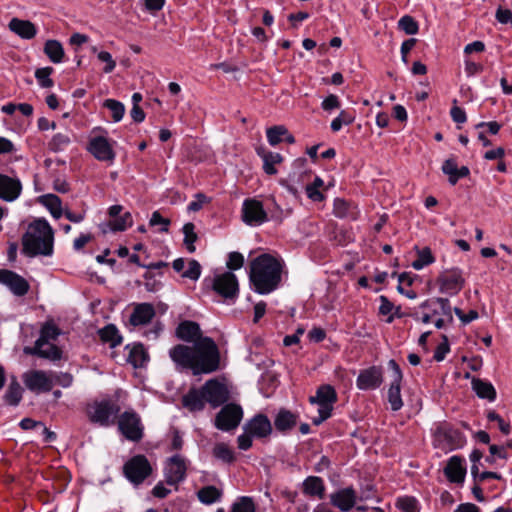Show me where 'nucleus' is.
Masks as SVG:
<instances>
[{
	"instance_id": "f257e3e1",
	"label": "nucleus",
	"mask_w": 512,
	"mask_h": 512,
	"mask_svg": "<svg viewBox=\"0 0 512 512\" xmlns=\"http://www.w3.org/2000/svg\"><path fill=\"white\" fill-rule=\"evenodd\" d=\"M176 366L191 370L194 376L211 374L220 368V351L216 342L208 336L199 338L193 346L177 344L169 351Z\"/></svg>"
},
{
	"instance_id": "f03ea898",
	"label": "nucleus",
	"mask_w": 512,
	"mask_h": 512,
	"mask_svg": "<svg viewBox=\"0 0 512 512\" xmlns=\"http://www.w3.org/2000/svg\"><path fill=\"white\" fill-rule=\"evenodd\" d=\"M282 260L269 253H263L251 260L249 282L253 290L266 295L276 290L281 282Z\"/></svg>"
},
{
	"instance_id": "7ed1b4c3",
	"label": "nucleus",
	"mask_w": 512,
	"mask_h": 512,
	"mask_svg": "<svg viewBox=\"0 0 512 512\" xmlns=\"http://www.w3.org/2000/svg\"><path fill=\"white\" fill-rule=\"evenodd\" d=\"M22 253L30 258L51 256L54 251V230L45 218L31 222L22 235Z\"/></svg>"
},
{
	"instance_id": "20e7f679",
	"label": "nucleus",
	"mask_w": 512,
	"mask_h": 512,
	"mask_svg": "<svg viewBox=\"0 0 512 512\" xmlns=\"http://www.w3.org/2000/svg\"><path fill=\"white\" fill-rule=\"evenodd\" d=\"M119 412L120 406L116 402L110 399H103L101 401H95L89 406L87 416L90 422L107 427L114 424L115 418Z\"/></svg>"
},
{
	"instance_id": "39448f33",
	"label": "nucleus",
	"mask_w": 512,
	"mask_h": 512,
	"mask_svg": "<svg viewBox=\"0 0 512 512\" xmlns=\"http://www.w3.org/2000/svg\"><path fill=\"white\" fill-rule=\"evenodd\" d=\"M152 471L150 462L142 454L131 457L123 465L124 476L136 486L142 484L152 474Z\"/></svg>"
},
{
	"instance_id": "423d86ee",
	"label": "nucleus",
	"mask_w": 512,
	"mask_h": 512,
	"mask_svg": "<svg viewBox=\"0 0 512 512\" xmlns=\"http://www.w3.org/2000/svg\"><path fill=\"white\" fill-rule=\"evenodd\" d=\"M118 430L129 441L139 442L144 436L141 418L134 410H126L118 416Z\"/></svg>"
},
{
	"instance_id": "0eeeda50",
	"label": "nucleus",
	"mask_w": 512,
	"mask_h": 512,
	"mask_svg": "<svg viewBox=\"0 0 512 512\" xmlns=\"http://www.w3.org/2000/svg\"><path fill=\"white\" fill-rule=\"evenodd\" d=\"M212 289L228 301H235L239 294V283L236 275L226 271L211 279Z\"/></svg>"
},
{
	"instance_id": "6e6552de",
	"label": "nucleus",
	"mask_w": 512,
	"mask_h": 512,
	"mask_svg": "<svg viewBox=\"0 0 512 512\" xmlns=\"http://www.w3.org/2000/svg\"><path fill=\"white\" fill-rule=\"evenodd\" d=\"M242 418V407L236 403H228L216 414L215 427L221 431H231L238 427Z\"/></svg>"
},
{
	"instance_id": "1a4fd4ad",
	"label": "nucleus",
	"mask_w": 512,
	"mask_h": 512,
	"mask_svg": "<svg viewBox=\"0 0 512 512\" xmlns=\"http://www.w3.org/2000/svg\"><path fill=\"white\" fill-rule=\"evenodd\" d=\"M202 388L206 401L212 408H218L227 403L230 399V391L227 385L216 378L207 380L202 385Z\"/></svg>"
},
{
	"instance_id": "9d476101",
	"label": "nucleus",
	"mask_w": 512,
	"mask_h": 512,
	"mask_svg": "<svg viewBox=\"0 0 512 512\" xmlns=\"http://www.w3.org/2000/svg\"><path fill=\"white\" fill-rule=\"evenodd\" d=\"M439 290L451 296L457 295L465 285V279L462 276V270L458 267L445 270L437 277Z\"/></svg>"
},
{
	"instance_id": "9b49d317",
	"label": "nucleus",
	"mask_w": 512,
	"mask_h": 512,
	"mask_svg": "<svg viewBox=\"0 0 512 512\" xmlns=\"http://www.w3.org/2000/svg\"><path fill=\"white\" fill-rule=\"evenodd\" d=\"M388 368L391 370V384L388 390V402L392 411H399L403 407L401 397V382L403 374L398 363L391 359L388 361Z\"/></svg>"
},
{
	"instance_id": "f8f14e48",
	"label": "nucleus",
	"mask_w": 512,
	"mask_h": 512,
	"mask_svg": "<svg viewBox=\"0 0 512 512\" xmlns=\"http://www.w3.org/2000/svg\"><path fill=\"white\" fill-rule=\"evenodd\" d=\"M383 380V368L373 365L360 370L356 379V386L362 391L376 390L382 385Z\"/></svg>"
},
{
	"instance_id": "ddd939ff",
	"label": "nucleus",
	"mask_w": 512,
	"mask_h": 512,
	"mask_svg": "<svg viewBox=\"0 0 512 512\" xmlns=\"http://www.w3.org/2000/svg\"><path fill=\"white\" fill-rule=\"evenodd\" d=\"M242 220L250 226L260 225L267 221V213L261 201L246 199L242 207Z\"/></svg>"
},
{
	"instance_id": "4468645a",
	"label": "nucleus",
	"mask_w": 512,
	"mask_h": 512,
	"mask_svg": "<svg viewBox=\"0 0 512 512\" xmlns=\"http://www.w3.org/2000/svg\"><path fill=\"white\" fill-rule=\"evenodd\" d=\"M185 460L178 454L168 458L164 468L165 481L168 485H177L186 477Z\"/></svg>"
},
{
	"instance_id": "2eb2a0df",
	"label": "nucleus",
	"mask_w": 512,
	"mask_h": 512,
	"mask_svg": "<svg viewBox=\"0 0 512 512\" xmlns=\"http://www.w3.org/2000/svg\"><path fill=\"white\" fill-rule=\"evenodd\" d=\"M0 283L6 285L16 296H24L30 289V285L24 277L7 269H0Z\"/></svg>"
},
{
	"instance_id": "dca6fc26",
	"label": "nucleus",
	"mask_w": 512,
	"mask_h": 512,
	"mask_svg": "<svg viewBox=\"0 0 512 512\" xmlns=\"http://www.w3.org/2000/svg\"><path fill=\"white\" fill-rule=\"evenodd\" d=\"M244 431H248L254 438H267L273 432V427L268 416L258 413L248 420L244 427Z\"/></svg>"
},
{
	"instance_id": "f3484780",
	"label": "nucleus",
	"mask_w": 512,
	"mask_h": 512,
	"mask_svg": "<svg viewBox=\"0 0 512 512\" xmlns=\"http://www.w3.org/2000/svg\"><path fill=\"white\" fill-rule=\"evenodd\" d=\"M87 150L99 161L112 162L116 156L112 145L104 136L91 138Z\"/></svg>"
},
{
	"instance_id": "a211bd4d",
	"label": "nucleus",
	"mask_w": 512,
	"mask_h": 512,
	"mask_svg": "<svg viewBox=\"0 0 512 512\" xmlns=\"http://www.w3.org/2000/svg\"><path fill=\"white\" fill-rule=\"evenodd\" d=\"M357 496L353 487L342 488L330 494V503L342 512L350 511L356 504Z\"/></svg>"
},
{
	"instance_id": "6ab92c4d",
	"label": "nucleus",
	"mask_w": 512,
	"mask_h": 512,
	"mask_svg": "<svg viewBox=\"0 0 512 512\" xmlns=\"http://www.w3.org/2000/svg\"><path fill=\"white\" fill-rule=\"evenodd\" d=\"M465 460L462 456L453 455L449 458L447 465L443 469L444 475L451 483H463L466 476Z\"/></svg>"
},
{
	"instance_id": "aec40b11",
	"label": "nucleus",
	"mask_w": 512,
	"mask_h": 512,
	"mask_svg": "<svg viewBox=\"0 0 512 512\" xmlns=\"http://www.w3.org/2000/svg\"><path fill=\"white\" fill-rule=\"evenodd\" d=\"M22 191V184L18 178L0 174V199L12 202L16 200Z\"/></svg>"
},
{
	"instance_id": "412c9836",
	"label": "nucleus",
	"mask_w": 512,
	"mask_h": 512,
	"mask_svg": "<svg viewBox=\"0 0 512 512\" xmlns=\"http://www.w3.org/2000/svg\"><path fill=\"white\" fill-rule=\"evenodd\" d=\"M24 384L30 391L49 392L52 389V381L43 371H31L23 376Z\"/></svg>"
},
{
	"instance_id": "4be33fe9",
	"label": "nucleus",
	"mask_w": 512,
	"mask_h": 512,
	"mask_svg": "<svg viewBox=\"0 0 512 512\" xmlns=\"http://www.w3.org/2000/svg\"><path fill=\"white\" fill-rule=\"evenodd\" d=\"M206 397L203 392L202 386L197 388H190L188 392L182 397V405L190 412L203 411L206 406Z\"/></svg>"
},
{
	"instance_id": "5701e85b",
	"label": "nucleus",
	"mask_w": 512,
	"mask_h": 512,
	"mask_svg": "<svg viewBox=\"0 0 512 512\" xmlns=\"http://www.w3.org/2000/svg\"><path fill=\"white\" fill-rule=\"evenodd\" d=\"M297 422V414L288 409L281 408L274 418V427L277 432L286 435L295 428Z\"/></svg>"
},
{
	"instance_id": "b1692460",
	"label": "nucleus",
	"mask_w": 512,
	"mask_h": 512,
	"mask_svg": "<svg viewBox=\"0 0 512 512\" xmlns=\"http://www.w3.org/2000/svg\"><path fill=\"white\" fill-rule=\"evenodd\" d=\"M441 170L448 176V182L453 186L457 184L459 179L470 175V169L467 166L458 167L454 157L446 159L442 164Z\"/></svg>"
},
{
	"instance_id": "393cba45",
	"label": "nucleus",
	"mask_w": 512,
	"mask_h": 512,
	"mask_svg": "<svg viewBox=\"0 0 512 512\" xmlns=\"http://www.w3.org/2000/svg\"><path fill=\"white\" fill-rule=\"evenodd\" d=\"M11 32L24 40H31L37 34V28L30 20H23L17 17L12 18L8 23Z\"/></svg>"
},
{
	"instance_id": "a878e982",
	"label": "nucleus",
	"mask_w": 512,
	"mask_h": 512,
	"mask_svg": "<svg viewBox=\"0 0 512 512\" xmlns=\"http://www.w3.org/2000/svg\"><path fill=\"white\" fill-rule=\"evenodd\" d=\"M155 316L154 306L150 303L137 304L130 315L129 323L136 327L148 324Z\"/></svg>"
},
{
	"instance_id": "bb28decb",
	"label": "nucleus",
	"mask_w": 512,
	"mask_h": 512,
	"mask_svg": "<svg viewBox=\"0 0 512 512\" xmlns=\"http://www.w3.org/2000/svg\"><path fill=\"white\" fill-rule=\"evenodd\" d=\"M176 336L185 342H193V344L197 339L204 337L200 325L190 320H185L178 324Z\"/></svg>"
},
{
	"instance_id": "cd10ccee",
	"label": "nucleus",
	"mask_w": 512,
	"mask_h": 512,
	"mask_svg": "<svg viewBox=\"0 0 512 512\" xmlns=\"http://www.w3.org/2000/svg\"><path fill=\"white\" fill-rule=\"evenodd\" d=\"M437 435L447 442L450 449L461 448L466 441L465 436L461 431L447 424L437 428Z\"/></svg>"
},
{
	"instance_id": "c85d7f7f",
	"label": "nucleus",
	"mask_w": 512,
	"mask_h": 512,
	"mask_svg": "<svg viewBox=\"0 0 512 512\" xmlns=\"http://www.w3.org/2000/svg\"><path fill=\"white\" fill-rule=\"evenodd\" d=\"M256 153L263 160V170L267 175L277 174L276 164L283 161V156L280 153L271 152L264 147H257Z\"/></svg>"
},
{
	"instance_id": "c756f323",
	"label": "nucleus",
	"mask_w": 512,
	"mask_h": 512,
	"mask_svg": "<svg viewBox=\"0 0 512 512\" xmlns=\"http://www.w3.org/2000/svg\"><path fill=\"white\" fill-rule=\"evenodd\" d=\"M128 350L127 362L134 368H141L149 360V355L142 343H134L133 345H126Z\"/></svg>"
},
{
	"instance_id": "7c9ffc66",
	"label": "nucleus",
	"mask_w": 512,
	"mask_h": 512,
	"mask_svg": "<svg viewBox=\"0 0 512 512\" xmlns=\"http://www.w3.org/2000/svg\"><path fill=\"white\" fill-rule=\"evenodd\" d=\"M337 401V393L335 388L329 384H323L317 388L316 394L309 398L311 404L323 406L326 404H334Z\"/></svg>"
},
{
	"instance_id": "2f4dec72",
	"label": "nucleus",
	"mask_w": 512,
	"mask_h": 512,
	"mask_svg": "<svg viewBox=\"0 0 512 512\" xmlns=\"http://www.w3.org/2000/svg\"><path fill=\"white\" fill-rule=\"evenodd\" d=\"M24 389L15 376L11 377V381L2 397L3 402L12 407L20 404L23 398Z\"/></svg>"
},
{
	"instance_id": "473e14b6",
	"label": "nucleus",
	"mask_w": 512,
	"mask_h": 512,
	"mask_svg": "<svg viewBox=\"0 0 512 512\" xmlns=\"http://www.w3.org/2000/svg\"><path fill=\"white\" fill-rule=\"evenodd\" d=\"M472 389L481 399H487L490 402L496 400L497 393L494 386L485 380L473 377L471 381Z\"/></svg>"
},
{
	"instance_id": "72a5a7b5",
	"label": "nucleus",
	"mask_w": 512,
	"mask_h": 512,
	"mask_svg": "<svg viewBox=\"0 0 512 512\" xmlns=\"http://www.w3.org/2000/svg\"><path fill=\"white\" fill-rule=\"evenodd\" d=\"M303 493L309 496H317L322 499L325 495L323 480L317 476H308L303 481Z\"/></svg>"
},
{
	"instance_id": "f704fd0d",
	"label": "nucleus",
	"mask_w": 512,
	"mask_h": 512,
	"mask_svg": "<svg viewBox=\"0 0 512 512\" xmlns=\"http://www.w3.org/2000/svg\"><path fill=\"white\" fill-rule=\"evenodd\" d=\"M98 333L101 341L108 343L110 348H115L122 343L123 338L114 324H107Z\"/></svg>"
},
{
	"instance_id": "c9c22d12",
	"label": "nucleus",
	"mask_w": 512,
	"mask_h": 512,
	"mask_svg": "<svg viewBox=\"0 0 512 512\" xmlns=\"http://www.w3.org/2000/svg\"><path fill=\"white\" fill-rule=\"evenodd\" d=\"M39 203L45 206L55 219H59L63 215L62 201L55 194H45L38 198Z\"/></svg>"
},
{
	"instance_id": "e433bc0d",
	"label": "nucleus",
	"mask_w": 512,
	"mask_h": 512,
	"mask_svg": "<svg viewBox=\"0 0 512 512\" xmlns=\"http://www.w3.org/2000/svg\"><path fill=\"white\" fill-rule=\"evenodd\" d=\"M43 51L51 62L57 64L63 61L65 53L60 41L54 39L47 40L44 44Z\"/></svg>"
},
{
	"instance_id": "4c0bfd02",
	"label": "nucleus",
	"mask_w": 512,
	"mask_h": 512,
	"mask_svg": "<svg viewBox=\"0 0 512 512\" xmlns=\"http://www.w3.org/2000/svg\"><path fill=\"white\" fill-rule=\"evenodd\" d=\"M197 496L200 502L206 505H210L221 498L222 492L217 487L209 485L201 488L197 492Z\"/></svg>"
},
{
	"instance_id": "58836bf2",
	"label": "nucleus",
	"mask_w": 512,
	"mask_h": 512,
	"mask_svg": "<svg viewBox=\"0 0 512 512\" xmlns=\"http://www.w3.org/2000/svg\"><path fill=\"white\" fill-rule=\"evenodd\" d=\"M417 251V259L412 262V267L415 270H421L425 266L430 265L435 262V257L432 255L431 249L429 247H424L419 249L417 246L415 247Z\"/></svg>"
},
{
	"instance_id": "ea45409f",
	"label": "nucleus",
	"mask_w": 512,
	"mask_h": 512,
	"mask_svg": "<svg viewBox=\"0 0 512 512\" xmlns=\"http://www.w3.org/2000/svg\"><path fill=\"white\" fill-rule=\"evenodd\" d=\"M212 454L216 459L228 464L233 463L236 459L234 451L223 442L217 443L214 446Z\"/></svg>"
},
{
	"instance_id": "a19ab883",
	"label": "nucleus",
	"mask_w": 512,
	"mask_h": 512,
	"mask_svg": "<svg viewBox=\"0 0 512 512\" xmlns=\"http://www.w3.org/2000/svg\"><path fill=\"white\" fill-rule=\"evenodd\" d=\"M60 333V329L55 324L46 322L40 330V336L37 341L43 347L49 340H55Z\"/></svg>"
},
{
	"instance_id": "79ce46f5",
	"label": "nucleus",
	"mask_w": 512,
	"mask_h": 512,
	"mask_svg": "<svg viewBox=\"0 0 512 512\" xmlns=\"http://www.w3.org/2000/svg\"><path fill=\"white\" fill-rule=\"evenodd\" d=\"M71 136L69 133H57L48 143V147L52 152L63 151L66 147L71 144Z\"/></svg>"
},
{
	"instance_id": "37998d69",
	"label": "nucleus",
	"mask_w": 512,
	"mask_h": 512,
	"mask_svg": "<svg viewBox=\"0 0 512 512\" xmlns=\"http://www.w3.org/2000/svg\"><path fill=\"white\" fill-rule=\"evenodd\" d=\"M103 107L111 111V117L114 122L122 120L125 114V106L122 102L115 99H106L103 102Z\"/></svg>"
},
{
	"instance_id": "c03bdc74",
	"label": "nucleus",
	"mask_w": 512,
	"mask_h": 512,
	"mask_svg": "<svg viewBox=\"0 0 512 512\" xmlns=\"http://www.w3.org/2000/svg\"><path fill=\"white\" fill-rule=\"evenodd\" d=\"M195 225L192 222L184 224L182 231L184 233V245L189 253L195 252L194 243L198 240V235L194 231Z\"/></svg>"
},
{
	"instance_id": "a18cd8bd",
	"label": "nucleus",
	"mask_w": 512,
	"mask_h": 512,
	"mask_svg": "<svg viewBox=\"0 0 512 512\" xmlns=\"http://www.w3.org/2000/svg\"><path fill=\"white\" fill-rule=\"evenodd\" d=\"M53 72L54 69L50 66L36 69L35 78L42 88H51L54 85V81L50 78Z\"/></svg>"
},
{
	"instance_id": "49530a36",
	"label": "nucleus",
	"mask_w": 512,
	"mask_h": 512,
	"mask_svg": "<svg viewBox=\"0 0 512 512\" xmlns=\"http://www.w3.org/2000/svg\"><path fill=\"white\" fill-rule=\"evenodd\" d=\"M286 133V127L284 125H275L272 127H269L266 130V136L268 143L271 146H277L279 143L282 142V138L284 137V134Z\"/></svg>"
},
{
	"instance_id": "de8ad7c7",
	"label": "nucleus",
	"mask_w": 512,
	"mask_h": 512,
	"mask_svg": "<svg viewBox=\"0 0 512 512\" xmlns=\"http://www.w3.org/2000/svg\"><path fill=\"white\" fill-rule=\"evenodd\" d=\"M398 28L404 31L407 35H414L418 33V22L410 15H404L398 21Z\"/></svg>"
},
{
	"instance_id": "09e8293b",
	"label": "nucleus",
	"mask_w": 512,
	"mask_h": 512,
	"mask_svg": "<svg viewBox=\"0 0 512 512\" xmlns=\"http://www.w3.org/2000/svg\"><path fill=\"white\" fill-rule=\"evenodd\" d=\"M133 223L132 215L130 212H125L123 215L118 216L116 219L110 222V228L112 231H125Z\"/></svg>"
},
{
	"instance_id": "8fccbe9b",
	"label": "nucleus",
	"mask_w": 512,
	"mask_h": 512,
	"mask_svg": "<svg viewBox=\"0 0 512 512\" xmlns=\"http://www.w3.org/2000/svg\"><path fill=\"white\" fill-rule=\"evenodd\" d=\"M435 302L439 304L440 311L433 309L432 315H438L442 314L443 316L447 317V322L452 323L453 322V315H452V307L450 305V301L448 298L443 297H436Z\"/></svg>"
},
{
	"instance_id": "3c124183",
	"label": "nucleus",
	"mask_w": 512,
	"mask_h": 512,
	"mask_svg": "<svg viewBox=\"0 0 512 512\" xmlns=\"http://www.w3.org/2000/svg\"><path fill=\"white\" fill-rule=\"evenodd\" d=\"M396 507L403 512H419L418 502L414 497L411 496L398 498Z\"/></svg>"
},
{
	"instance_id": "603ef678",
	"label": "nucleus",
	"mask_w": 512,
	"mask_h": 512,
	"mask_svg": "<svg viewBox=\"0 0 512 512\" xmlns=\"http://www.w3.org/2000/svg\"><path fill=\"white\" fill-rule=\"evenodd\" d=\"M351 204L342 198H336L333 204V213L338 218H346L350 215Z\"/></svg>"
},
{
	"instance_id": "864d4df0",
	"label": "nucleus",
	"mask_w": 512,
	"mask_h": 512,
	"mask_svg": "<svg viewBox=\"0 0 512 512\" xmlns=\"http://www.w3.org/2000/svg\"><path fill=\"white\" fill-rule=\"evenodd\" d=\"M442 342L436 347L433 358L437 362H441L445 359L447 353L450 351V344L447 335H441Z\"/></svg>"
},
{
	"instance_id": "5fc2aeb1",
	"label": "nucleus",
	"mask_w": 512,
	"mask_h": 512,
	"mask_svg": "<svg viewBox=\"0 0 512 512\" xmlns=\"http://www.w3.org/2000/svg\"><path fill=\"white\" fill-rule=\"evenodd\" d=\"M231 512H255V505L250 497H241L233 504Z\"/></svg>"
},
{
	"instance_id": "6e6d98bb",
	"label": "nucleus",
	"mask_w": 512,
	"mask_h": 512,
	"mask_svg": "<svg viewBox=\"0 0 512 512\" xmlns=\"http://www.w3.org/2000/svg\"><path fill=\"white\" fill-rule=\"evenodd\" d=\"M244 265V256L240 252H230L226 262L227 268L232 272L239 270Z\"/></svg>"
},
{
	"instance_id": "4d7b16f0",
	"label": "nucleus",
	"mask_w": 512,
	"mask_h": 512,
	"mask_svg": "<svg viewBox=\"0 0 512 512\" xmlns=\"http://www.w3.org/2000/svg\"><path fill=\"white\" fill-rule=\"evenodd\" d=\"M487 419L489 421H496V423H498L499 430L503 434L508 435L511 432L510 423L504 421V419L496 411H494V410L488 411Z\"/></svg>"
},
{
	"instance_id": "13d9d810",
	"label": "nucleus",
	"mask_w": 512,
	"mask_h": 512,
	"mask_svg": "<svg viewBox=\"0 0 512 512\" xmlns=\"http://www.w3.org/2000/svg\"><path fill=\"white\" fill-rule=\"evenodd\" d=\"M200 275L201 265L197 260L192 259L189 261V268L183 272L182 277L196 281L200 278Z\"/></svg>"
},
{
	"instance_id": "bf43d9fd",
	"label": "nucleus",
	"mask_w": 512,
	"mask_h": 512,
	"mask_svg": "<svg viewBox=\"0 0 512 512\" xmlns=\"http://www.w3.org/2000/svg\"><path fill=\"white\" fill-rule=\"evenodd\" d=\"M40 358L52 361L60 360L62 358V350L54 344H51L48 349L41 347Z\"/></svg>"
},
{
	"instance_id": "052dcab7",
	"label": "nucleus",
	"mask_w": 512,
	"mask_h": 512,
	"mask_svg": "<svg viewBox=\"0 0 512 512\" xmlns=\"http://www.w3.org/2000/svg\"><path fill=\"white\" fill-rule=\"evenodd\" d=\"M149 224L150 226L162 225L160 232H168L170 220L168 218L162 217L159 211H154L151 215Z\"/></svg>"
},
{
	"instance_id": "680f3d73",
	"label": "nucleus",
	"mask_w": 512,
	"mask_h": 512,
	"mask_svg": "<svg viewBox=\"0 0 512 512\" xmlns=\"http://www.w3.org/2000/svg\"><path fill=\"white\" fill-rule=\"evenodd\" d=\"M482 457H483V453L479 449H474L470 454V461L472 462L471 476H472L474 482L477 481L478 467H479L478 464H479L480 460L482 459Z\"/></svg>"
},
{
	"instance_id": "e2e57ef3",
	"label": "nucleus",
	"mask_w": 512,
	"mask_h": 512,
	"mask_svg": "<svg viewBox=\"0 0 512 512\" xmlns=\"http://www.w3.org/2000/svg\"><path fill=\"white\" fill-rule=\"evenodd\" d=\"M97 57L101 62L106 63L103 68L104 73H110L115 69L116 62L113 60L112 55L109 52L101 51L98 53Z\"/></svg>"
},
{
	"instance_id": "0e129e2a",
	"label": "nucleus",
	"mask_w": 512,
	"mask_h": 512,
	"mask_svg": "<svg viewBox=\"0 0 512 512\" xmlns=\"http://www.w3.org/2000/svg\"><path fill=\"white\" fill-rule=\"evenodd\" d=\"M454 104L457 103V100L454 99ZM450 116L452 120L457 124H462L467 121L466 112L461 107L454 105L450 110Z\"/></svg>"
},
{
	"instance_id": "69168bd1",
	"label": "nucleus",
	"mask_w": 512,
	"mask_h": 512,
	"mask_svg": "<svg viewBox=\"0 0 512 512\" xmlns=\"http://www.w3.org/2000/svg\"><path fill=\"white\" fill-rule=\"evenodd\" d=\"M495 18L501 24L510 23L512 25V12L510 9H504L499 6L496 10Z\"/></svg>"
},
{
	"instance_id": "338daca9",
	"label": "nucleus",
	"mask_w": 512,
	"mask_h": 512,
	"mask_svg": "<svg viewBox=\"0 0 512 512\" xmlns=\"http://www.w3.org/2000/svg\"><path fill=\"white\" fill-rule=\"evenodd\" d=\"M321 107L325 111H331L333 109H338L340 107V101H339L338 96H336L334 94H330L323 100Z\"/></svg>"
},
{
	"instance_id": "774afa93",
	"label": "nucleus",
	"mask_w": 512,
	"mask_h": 512,
	"mask_svg": "<svg viewBox=\"0 0 512 512\" xmlns=\"http://www.w3.org/2000/svg\"><path fill=\"white\" fill-rule=\"evenodd\" d=\"M305 191L307 194V197L312 200L313 202H321L325 199L324 194L316 187H314L311 184H308L305 187Z\"/></svg>"
}]
</instances>
